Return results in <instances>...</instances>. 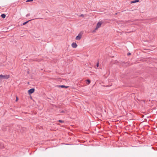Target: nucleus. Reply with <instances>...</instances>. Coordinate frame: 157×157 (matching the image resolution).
I'll list each match as a JSON object with an SVG mask.
<instances>
[{
    "mask_svg": "<svg viewBox=\"0 0 157 157\" xmlns=\"http://www.w3.org/2000/svg\"><path fill=\"white\" fill-rule=\"evenodd\" d=\"M18 100V98L17 97H16V101H17Z\"/></svg>",
    "mask_w": 157,
    "mask_h": 157,
    "instance_id": "f3484780",
    "label": "nucleus"
},
{
    "mask_svg": "<svg viewBox=\"0 0 157 157\" xmlns=\"http://www.w3.org/2000/svg\"><path fill=\"white\" fill-rule=\"evenodd\" d=\"M86 83L87 84H90V80H89V79L86 80Z\"/></svg>",
    "mask_w": 157,
    "mask_h": 157,
    "instance_id": "9d476101",
    "label": "nucleus"
},
{
    "mask_svg": "<svg viewBox=\"0 0 157 157\" xmlns=\"http://www.w3.org/2000/svg\"><path fill=\"white\" fill-rule=\"evenodd\" d=\"M99 63L98 62L97 63V64H96V66H97V67H98L99 66Z\"/></svg>",
    "mask_w": 157,
    "mask_h": 157,
    "instance_id": "2eb2a0df",
    "label": "nucleus"
},
{
    "mask_svg": "<svg viewBox=\"0 0 157 157\" xmlns=\"http://www.w3.org/2000/svg\"><path fill=\"white\" fill-rule=\"evenodd\" d=\"M6 15L4 14H2L1 15V16L3 18H4L6 17Z\"/></svg>",
    "mask_w": 157,
    "mask_h": 157,
    "instance_id": "0eeeda50",
    "label": "nucleus"
},
{
    "mask_svg": "<svg viewBox=\"0 0 157 157\" xmlns=\"http://www.w3.org/2000/svg\"><path fill=\"white\" fill-rule=\"evenodd\" d=\"M30 15V13H28L27 14H26V17H29V16Z\"/></svg>",
    "mask_w": 157,
    "mask_h": 157,
    "instance_id": "4468645a",
    "label": "nucleus"
},
{
    "mask_svg": "<svg viewBox=\"0 0 157 157\" xmlns=\"http://www.w3.org/2000/svg\"><path fill=\"white\" fill-rule=\"evenodd\" d=\"M139 0H135L132 2V3H134L139 2Z\"/></svg>",
    "mask_w": 157,
    "mask_h": 157,
    "instance_id": "6e6552de",
    "label": "nucleus"
},
{
    "mask_svg": "<svg viewBox=\"0 0 157 157\" xmlns=\"http://www.w3.org/2000/svg\"><path fill=\"white\" fill-rule=\"evenodd\" d=\"M131 54L130 53H128V55H130Z\"/></svg>",
    "mask_w": 157,
    "mask_h": 157,
    "instance_id": "a211bd4d",
    "label": "nucleus"
},
{
    "mask_svg": "<svg viewBox=\"0 0 157 157\" xmlns=\"http://www.w3.org/2000/svg\"><path fill=\"white\" fill-rule=\"evenodd\" d=\"M31 21V20H29L28 21H26V22H24V23H23L22 25H25L27 23H28V22H29V21Z\"/></svg>",
    "mask_w": 157,
    "mask_h": 157,
    "instance_id": "1a4fd4ad",
    "label": "nucleus"
},
{
    "mask_svg": "<svg viewBox=\"0 0 157 157\" xmlns=\"http://www.w3.org/2000/svg\"><path fill=\"white\" fill-rule=\"evenodd\" d=\"M34 89L32 88L28 91V93L29 94H30L33 93L34 92Z\"/></svg>",
    "mask_w": 157,
    "mask_h": 157,
    "instance_id": "20e7f679",
    "label": "nucleus"
},
{
    "mask_svg": "<svg viewBox=\"0 0 157 157\" xmlns=\"http://www.w3.org/2000/svg\"><path fill=\"white\" fill-rule=\"evenodd\" d=\"M59 122H60V123H63L64 122V121H63L62 120H59Z\"/></svg>",
    "mask_w": 157,
    "mask_h": 157,
    "instance_id": "f8f14e48",
    "label": "nucleus"
},
{
    "mask_svg": "<svg viewBox=\"0 0 157 157\" xmlns=\"http://www.w3.org/2000/svg\"><path fill=\"white\" fill-rule=\"evenodd\" d=\"M72 47L73 48H76L77 46V45L75 43H73L71 44Z\"/></svg>",
    "mask_w": 157,
    "mask_h": 157,
    "instance_id": "39448f33",
    "label": "nucleus"
},
{
    "mask_svg": "<svg viewBox=\"0 0 157 157\" xmlns=\"http://www.w3.org/2000/svg\"><path fill=\"white\" fill-rule=\"evenodd\" d=\"M82 36V34L81 33H79L76 37V40H80Z\"/></svg>",
    "mask_w": 157,
    "mask_h": 157,
    "instance_id": "7ed1b4c3",
    "label": "nucleus"
},
{
    "mask_svg": "<svg viewBox=\"0 0 157 157\" xmlns=\"http://www.w3.org/2000/svg\"><path fill=\"white\" fill-rule=\"evenodd\" d=\"M80 17H84V15L83 14H81L80 15Z\"/></svg>",
    "mask_w": 157,
    "mask_h": 157,
    "instance_id": "dca6fc26",
    "label": "nucleus"
},
{
    "mask_svg": "<svg viewBox=\"0 0 157 157\" xmlns=\"http://www.w3.org/2000/svg\"><path fill=\"white\" fill-rule=\"evenodd\" d=\"M66 111H64V110H62L61 111L60 113H65Z\"/></svg>",
    "mask_w": 157,
    "mask_h": 157,
    "instance_id": "9b49d317",
    "label": "nucleus"
},
{
    "mask_svg": "<svg viewBox=\"0 0 157 157\" xmlns=\"http://www.w3.org/2000/svg\"><path fill=\"white\" fill-rule=\"evenodd\" d=\"M10 77L9 75H1V80L2 79H7Z\"/></svg>",
    "mask_w": 157,
    "mask_h": 157,
    "instance_id": "f257e3e1",
    "label": "nucleus"
},
{
    "mask_svg": "<svg viewBox=\"0 0 157 157\" xmlns=\"http://www.w3.org/2000/svg\"><path fill=\"white\" fill-rule=\"evenodd\" d=\"M58 87H61V88H67L68 87V86H64V85H59V86H58Z\"/></svg>",
    "mask_w": 157,
    "mask_h": 157,
    "instance_id": "423d86ee",
    "label": "nucleus"
},
{
    "mask_svg": "<svg viewBox=\"0 0 157 157\" xmlns=\"http://www.w3.org/2000/svg\"><path fill=\"white\" fill-rule=\"evenodd\" d=\"M33 0H27L26 1V2H31L33 1Z\"/></svg>",
    "mask_w": 157,
    "mask_h": 157,
    "instance_id": "ddd939ff",
    "label": "nucleus"
},
{
    "mask_svg": "<svg viewBox=\"0 0 157 157\" xmlns=\"http://www.w3.org/2000/svg\"><path fill=\"white\" fill-rule=\"evenodd\" d=\"M102 24V22H101V21H99V22H98L97 24L96 27L95 29V30H97L98 28L100 27Z\"/></svg>",
    "mask_w": 157,
    "mask_h": 157,
    "instance_id": "f03ea898",
    "label": "nucleus"
}]
</instances>
